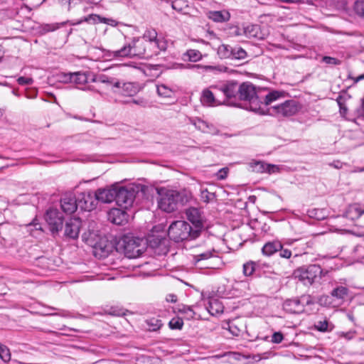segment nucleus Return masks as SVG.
I'll list each match as a JSON object with an SVG mask.
<instances>
[{"mask_svg":"<svg viewBox=\"0 0 364 364\" xmlns=\"http://www.w3.org/2000/svg\"><path fill=\"white\" fill-rule=\"evenodd\" d=\"M205 308L212 316H216L223 312L224 306L221 301L215 298H209L205 303Z\"/></svg>","mask_w":364,"mask_h":364,"instance_id":"aec40b11","label":"nucleus"},{"mask_svg":"<svg viewBox=\"0 0 364 364\" xmlns=\"http://www.w3.org/2000/svg\"><path fill=\"white\" fill-rule=\"evenodd\" d=\"M118 247L130 259L141 256L145 250L144 240L132 235H124L118 242Z\"/></svg>","mask_w":364,"mask_h":364,"instance_id":"20e7f679","label":"nucleus"},{"mask_svg":"<svg viewBox=\"0 0 364 364\" xmlns=\"http://www.w3.org/2000/svg\"><path fill=\"white\" fill-rule=\"evenodd\" d=\"M157 93L159 96L171 98L174 95V92L172 89L165 85H159L157 86Z\"/></svg>","mask_w":364,"mask_h":364,"instance_id":"e433bc0d","label":"nucleus"},{"mask_svg":"<svg viewBox=\"0 0 364 364\" xmlns=\"http://www.w3.org/2000/svg\"><path fill=\"white\" fill-rule=\"evenodd\" d=\"M232 48L230 45L222 44L218 48V55L221 59L231 58Z\"/></svg>","mask_w":364,"mask_h":364,"instance_id":"72a5a7b5","label":"nucleus"},{"mask_svg":"<svg viewBox=\"0 0 364 364\" xmlns=\"http://www.w3.org/2000/svg\"><path fill=\"white\" fill-rule=\"evenodd\" d=\"M171 5L174 10L182 11L183 9L188 7V2L185 0H174Z\"/></svg>","mask_w":364,"mask_h":364,"instance_id":"de8ad7c7","label":"nucleus"},{"mask_svg":"<svg viewBox=\"0 0 364 364\" xmlns=\"http://www.w3.org/2000/svg\"><path fill=\"white\" fill-rule=\"evenodd\" d=\"M73 82H75L76 84L82 85L88 81V77L85 73H73Z\"/></svg>","mask_w":364,"mask_h":364,"instance_id":"79ce46f5","label":"nucleus"},{"mask_svg":"<svg viewBox=\"0 0 364 364\" xmlns=\"http://www.w3.org/2000/svg\"><path fill=\"white\" fill-rule=\"evenodd\" d=\"M281 96V94L279 91H272L269 92L264 98V102L262 101V106H264V110L266 111L265 114H268V109L267 106L270 105L272 102L279 99Z\"/></svg>","mask_w":364,"mask_h":364,"instance_id":"2f4dec72","label":"nucleus"},{"mask_svg":"<svg viewBox=\"0 0 364 364\" xmlns=\"http://www.w3.org/2000/svg\"><path fill=\"white\" fill-rule=\"evenodd\" d=\"M238 99L249 103L247 109L261 115H264L266 111L262 106V97H260L253 84L245 82L239 85Z\"/></svg>","mask_w":364,"mask_h":364,"instance_id":"f03ea898","label":"nucleus"},{"mask_svg":"<svg viewBox=\"0 0 364 364\" xmlns=\"http://www.w3.org/2000/svg\"><path fill=\"white\" fill-rule=\"evenodd\" d=\"M323 270L318 264L303 266L294 271V276L305 285H311L322 277Z\"/></svg>","mask_w":364,"mask_h":364,"instance_id":"423d86ee","label":"nucleus"},{"mask_svg":"<svg viewBox=\"0 0 364 364\" xmlns=\"http://www.w3.org/2000/svg\"><path fill=\"white\" fill-rule=\"evenodd\" d=\"M0 358L7 363L11 360V353L7 346L0 343Z\"/></svg>","mask_w":364,"mask_h":364,"instance_id":"c03bdc74","label":"nucleus"},{"mask_svg":"<svg viewBox=\"0 0 364 364\" xmlns=\"http://www.w3.org/2000/svg\"><path fill=\"white\" fill-rule=\"evenodd\" d=\"M243 33L247 38H255L261 39L262 38V34L260 30V27L257 24H250L243 28Z\"/></svg>","mask_w":364,"mask_h":364,"instance_id":"b1692460","label":"nucleus"},{"mask_svg":"<svg viewBox=\"0 0 364 364\" xmlns=\"http://www.w3.org/2000/svg\"><path fill=\"white\" fill-rule=\"evenodd\" d=\"M136 198V191L133 188L116 187L115 202L122 208L127 209L132 206Z\"/></svg>","mask_w":364,"mask_h":364,"instance_id":"6e6552de","label":"nucleus"},{"mask_svg":"<svg viewBox=\"0 0 364 364\" xmlns=\"http://www.w3.org/2000/svg\"><path fill=\"white\" fill-rule=\"evenodd\" d=\"M328 322L327 320L319 321L315 324V328L321 332L329 331Z\"/></svg>","mask_w":364,"mask_h":364,"instance_id":"8fccbe9b","label":"nucleus"},{"mask_svg":"<svg viewBox=\"0 0 364 364\" xmlns=\"http://www.w3.org/2000/svg\"><path fill=\"white\" fill-rule=\"evenodd\" d=\"M336 101L338 102V105L340 107V112L341 114H345L347 111V108L344 106L343 103V97L339 95L337 99H336Z\"/></svg>","mask_w":364,"mask_h":364,"instance_id":"680f3d73","label":"nucleus"},{"mask_svg":"<svg viewBox=\"0 0 364 364\" xmlns=\"http://www.w3.org/2000/svg\"><path fill=\"white\" fill-rule=\"evenodd\" d=\"M299 299L300 304L302 306V310L304 311V308L306 306L312 305L314 304V300L310 295H302Z\"/></svg>","mask_w":364,"mask_h":364,"instance_id":"49530a36","label":"nucleus"},{"mask_svg":"<svg viewBox=\"0 0 364 364\" xmlns=\"http://www.w3.org/2000/svg\"><path fill=\"white\" fill-rule=\"evenodd\" d=\"M364 213V209L358 205L354 204L350 205L346 211V217L351 220L360 218Z\"/></svg>","mask_w":364,"mask_h":364,"instance_id":"cd10ccee","label":"nucleus"},{"mask_svg":"<svg viewBox=\"0 0 364 364\" xmlns=\"http://www.w3.org/2000/svg\"><path fill=\"white\" fill-rule=\"evenodd\" d=\"M73 73H62L58 75V80L64 83L73 82Z\"/></svg>","mask_w":364,"mask_h":364,"instance_id":"603ef678","label":"nucleus"},{"mask_svg":"<svg viewBox=\"0 0 364 364\" xmlns=\"http://www.w3.org/2000/svg\"><path fill=\"white\" fill-rule=\"evenodd\" d=\"M318 303L322 306H329L331 304V297L323 295L318 299Z\"/></svg>","mask_w":364,"mask_h":364,"instance_id":"13d9d810","label":"nucleus"},{"mask_svg":"<svg viewBox=\"0 0 364 364\" xmlns=\"http://www.w3.org/2000/svg\"><path fill=\"white\" fill-rule=\"evenodd\" d=\"M61 208L67 214L74 213L78 208L77 197L73 193L65 194L60 200Z\"/></svg>","mask_w":364,"mask_h":364,"instance_id":"2eb2a0df","label":"nucleus"},{"mask_svg":"<svg viewBox=\"0 0 364 364\" xmlns=\"http://www.w3.org/2000/svg\"><path fill=\"white\" fill-rule=\"evenodd\" d=\"M178 312L184 314V317L188 320L193 318L196 314L191 306L184 305L178 308Z\"/></svg>","mask_w":364,"mask_h":364,"instance_id":"37998d69","label":"nucleus"},{"mask_svg":"<svg viewBox=\"0 0 364 364\" xmlns=\"http://www.w3.org/2000/svg\"><path fill=\"white\" fill-rule=\"evenodd\" d=\"M215 88L223 93L227 102L238 98L239 85L235 81H229L220 87H215Z\"/></svg>","mask_w":364,"mask_h":364,"instance_id":"4468645a","label":"nucleus"},{"mask_svg":"<svg viewBox=\"0 0 364 364\" xmlns=\"http://www.w3.org/2000/svg\"><path fill=\"white\" fill-rule=\"evenodd\" d=\"M278 252H279V256L282 258L289 259L291 256V250H289L288 249H284L282 245V249L278 250Z\"/></svg>","mask_w":364,"mask_h":364,"instance_id":"052dcab7","label":"nucleus"},{"mask_svg":"<svg viewBox=\"0 0 364 364\" xmlns=\"http://www.w3.org/2000/svg\"><path fill=\"white\" fill-rule=\"evenodd\" d=\"M96 18H99L100 22H103L105 23H107V24L112 26H117V22H116L115 20L112 19V18H101L100 16H97V15H95V14H92V15H90L87 17H85L83 19L76 22L75 24H80V23H81L82 22H84V21L88 22L91 19H93L95 21Z\"/></svg>","mask_w":364,"mask_h":364,"instance_id":"473e14b6","label":"nucleus"},{"mask_svg":"<svg viewBox=\"0 0 364 364\" xmlns=\"http://www.w3.org/2000/svg\"><path fill=\"white\" fill-rule=\"evenodd\" d=\"M159 194L158 206L164 212L172 213L179 205H184L188 200V196L185 193L164 188L157 190Z\"/></svg>","mask_w":364,"mask_h":364,"instance_id":"f257e3e1","label":"nucleus"},{"mask_svg":"<svg viewBox=\"0 0 364 364\" xmlns=\"http://www.w3.org/2000/svg\"><path fill=\"white\" fill-rule=\"evenodd\" d=\"M166 301L168 302L174 303L177 301V296L174 294H168L166 296Z\"/></svg>","mask_w":364,"mask_h":364,"instance_id":"338daca9","label":"nucleus"},{"mask_svg":"<svg viewBox=\"0 0 364 364\" xmlns=\"http://www.w3.org/2000/svg\"><path fill=\"white\" fill-rule=\"evenodd\" d=\"M17 82L21 85H31L33 82V80L31 77H19L17 79Z\"/></svg>","mask_w":364,"mask_h":364,"instance_id":"bf43d9fd","label":"nucleus"},{"mask_svg":"<svg viewBox=\"0 0 364 364\" xmlns=\"http://www.w3.org/2000/svg\"><path fill=\"white\" fill-rule=\"evenodd\" d=\"M355 331L342 332L341 337H344L347 340H350L354 337Z\"/></svg>","mask_w":364,"mask_h":364,"instance_id":"69168bd1","label":"nucleus"},{"mask_svg":"<svg viewBox=\"0 0 364 364\" xmlns=\"http://www.w3.org/2000/svg\"><path fill=\"white\" fill-rule=\"evenodd\" d=\"M95 193L97 203H109L115 200L116 187L99 188Z\"/></svg>","mask_w":364,"mask_h":364,"instance_id":"f3484780","label":"nucleus"},{"mask_svg":"<svg viewBox=\"0 0 364 364\" xmlns=\"http://www.w3.org/2000/svg\"><path fill=\"white\" fill-rule=\"evenodd\" d=\"M215 196L213 193L209 192L206 188L200 190V199L205 203L213 200Z\"/></svg>","mask_w":364,"mask_h":364,"instance_id":"a18cd8bd","label":"nucleus"},{"mask_svg":"<svg viewBox=\"0 0 364 364\" xmlns=\"http://www.w3.org/2000/svg\"><path fill=\"white\" fill-rule=\"evenodd\" d=\"M215 253L214 249H209L201 252H198L193 255L192 263L196 267L199 269L209 268V259L215 257Z\"/></svg>","mask_w":364,"mask_h":364,"instance_id":"f8f14e48","label":"nucleus"},{"mask_svg":"<svg viewBox=\"0 0 364 364\" xmlns=\"http://www.w3.org/2000/svg\"><path fill=\"white\" fill-rule=\"evenodd\" d=\"M168 235L170 240L176 242L193 240L199 236L193 234L192 226L184 220L173 222L168 228Z\"/></svg>","mask_w":364,"mask_h":364,"instance_id":"39448f33","label":"nucleus"},{"mask_svg":"<svg viewBox=\"0 0 364 364\" xmlns=\"http://www.w3.org/2000/svg\"><path fill=\"white\" fill-rule=\"evenodd\" d=\"M284 339V336L281 332H274L272 336L271 341L273 343H280Z\"/></svg>","mask_w":364,"mask_h":364,"instance_id":"6e6d98bb","label":"nucleus"},{"mask_svg":"<svg viewBox=\"0 0 364 364\" xmlns=\"http://www.w3.org/2000/svg\"><path fill=\"white\" fill-rule=\"evenodd\" d=\"M262 265L260 263L249 261L243 264L242 272L245 276L250 277L254 274L259 276L262 269Z\"/></svg>","mask_w":364,"mask_h":364,"instance_id":"4be33fe9","label":"nucleus"},{"mask_svg":"<svg viewBox=\"0 0 364 364\" xmlns=\"http://www.w3.org/2000/svg\"><path fill=\"white\" fill-rule=\"evenodd\" d=\"M45 220L53 233L58 232L63 228V216L57 209H48L45 215Z\"/></svg>","mask_w":364,"mask_h":364,"instance_id":"1a4fd4ad","label":"nucleus"},{"mask_svg":"<svg viewBox=\"0 0 364 364\" xmlns=\"http://www.w3.org/2000/svg\"><path fill=\"white\" fill-rule=\"evenodd\" d=\"M247 56V52L240 46L232 48L231 59L243 60Z\"/></svg>","mask_w":364,"mask_h":364,"instance_id":"4c0bfd02","label":"nucleus"},{"mask_svg":"<svg viewBox=\"0 0 364 364\" xmlns=\"http://www.w3.org/2000/svg\"><path fill=\"white\" fill-rule=\"evenodd\" d=\"M200 102L203 105L208 107H213L222 104L215 98L213 92L209 89H205L203 90L200 96Z\"/></svg>","mask_w":364,"mask_h":364,"instance_id":"5701e85b","label":"nucleus"},{"mask_svg":"<svg viewBox=\"0 0 364 364\" xmlns=\"http://www.w3.org/2000/svg\"><path fill=\"white\" fill-rule=\"evenodd\" d=\"M283 309L287 312L291 314H301L304 312L299 298L286 300L283 304Z\"/></svg>","mask_w":364,"mask_h":364,"instance_id":"412c9836","label":"nucleus"},{"mask_svg":"<svg viewBox=\"0 0 364 364\" xmlns=\"http://www.w3.org/2000/svg\"><path fill=\"white\" fill-rule=\"evenodd\" d=\"M348 294V288L343 286L337 287L331 292V296L341 301H343L347 296Z\"/></svg>","mask_w":364,"mask_h":364,"instance_id":"f704fd0d","label":"nucleus"},{"mask_svg":"<svg viewBox=\"0 0 364 364\" xmlns=\"http://www.w3.org/2000/svg\"><path fill=\"white\" fill-rule=\"evenodd\" d=\"M146 322L149 327V330L151 331H157L163 325L161 320L157 318H151L149 319H147Z\"/></svg>","mask_w":364,"mask_h":364,"instance_id":"a19ab883","label":"nucleus"},{"mask_svg":"<svg viewBox=\"0 0 364 364\" xmlns=\"http://www.w3.org/2000/svg\"><path fill=\"white\" fill-rule=\"evenodd\" d=\"M230 331L235 336H238L240 333V329L236 326H230Z\"/></svg>","mask_w":364,"mask_h":364,"instance_id":"774afa93","label":"nucleus"},{"mask_svg":"<svg viewBox=\"0 0 364 364\" xmlns=\"http://www.w3.org/2000/svg\"><path fill=\"white\" fill-rule=\"evenodd\" d=\"M188 58V60L191 62H197L202 58L201 53L198 50L190 49L184 54Z\"/></svg>","mask_w":364,"mask_h":364,"instance_id":"ea45409f","label":"nucleus"},{"mask_svg":"<svg viewBox=\"0 0 364 364\" xmlns=\"http://www.w3.org/2000/svg\"><path fill=\"white\" fill-rule=\"evenodd\" d=\"M58 2L63 6L68 5V11H70L73 6L80 3L81 0H58Z\"/></svg>","mask_w":364,"mask_h":364,"instance_id":"5fc2aeb1","label":"nucleus"},{"mask_svg":"<svg viewBox=\"0 0 364 364\" xmlns=\"http://www.w3.org/2000/svg\"><path fill=\"white\" fill-rule=\"evenodd\" d=\"M139 91V86L136 83L130 82H122L119 89L114 90L115 92H118L124 96H134Z\"/></svg>","mask_w":364,"mask_h":364,"instance_id":"a211bd4d","label":"nucleus"},{"mask_svg":"<svg viewBox=\"0 0 364 364\" xmlns=\"http://www.w3.org/2000/svg\"><path fill=\"white\" fill-rule=\"evenodd\" d=\"M97 81L102 83L112 85L115 89H119L122 85V81L119 80L113 77L107 76L106 75H99L97 78Z\"/></svg>","mask_w":364,"mask_h":364,"instance_id":"c756f323","label":"nucleus"},{"mask_svg":"<svg viewBox=\"0 0 364 364\" xmlns=\"http://www.w3.org/2000/svg\"><path fill=\"white\" fill-rule=\"evenodd\" d=\"M132 102L141 107H146L148 106L149 104L148 101L144 98H138L136 100H133Z\"/></svg>","mask_w":364,"mask_h":364,"instance_id":"e2e57ef3","label":"nucleus"},{"mask_svg":"<svg viewBox=\"0 0 364 364\" xmlns=\"http://www.w3.org/2000/svg\"><path fill=\"white\" fill-rule=\"evenodd\" d=\"M157 36L158 34L155 29H147L144 32L141 38V40L144 41L145 43H147L149 47H151V46L154 44V42H155L157 40Z\"/></svg>","mask_w":364,"mask_h":364,"instance_id":"7c9ffc66","label":"nucleus"},{"mask_svg":"<svg viewBox=\"0 0 364 364\" xmlns=\"http://www.w3.org/2000/svg\"><path fill=\"white\" fill-rule=\"evenodd\" d=\"M322 62L329 65H340L341 61L336 58L330 57V56H323L322 58Z\"/></svg>","mask_w":364,"mask_h":364,"instance_id":"864d4df0","label":"nucleus"},{"mask_svg":"<svg viewBox=\"0 0 364 364\" xmlns=\"http://www.w3.org/2000/svg\"><path fill=\"white\" fill-rule=\"evenodd\" d=\"M298 102L294 100H287L284 103L272 106L268 109V114L275 117H291L299 110Z\"/></svg>","mask_w":364,"mask_h":364,"instance_id":"0eeeda50","label":"nucleus"},{"mask_svg":"<svg viewBox=\"0 0 364 364\" xmlns=\"http://www.w3.org/2000/svg\"><path fill=\"white\" fill-rule=\"evenodd\" d=\"M68 23H70L71 25H73V23H70L69 21H63L61 23H47V24H44L43 26V30L45 32L54 31H56L57 29H58L59 28H60L61 26H64L65 25H66Z\"/></svg>","mask_w":364,"mask_h":364,"instance_id":"58836bf2","label":"nucleus"},{"mask_svg":"<svg viewBox=\"0 0 364 364\" xmlns=\"http://www.w3.org/2000/svg\"><path fill=\"white\" fill-rule=\"evenodd\" d=\"M208 17L210 19L215 22L222 23L229 21L230 18V14L226 10L213 11L208 13Z\"/></svg>","mask_w":364,"mask_h":364,"instance_id":"bb28decb","label":"nucleus"},{"mask_svg":"<svg viewBox=\"0 0 364 364\" xmlns=\"http://www.w3.org/2000/svg\"><path fill=\"white\" fill-rule=\"evenodd\" d=\"M167 43L164 39L157 38V40L154 42V44L151 46V52L154 53V55H157L159 51H164L166 50Z\"/></svg>","mask_w":364,"mask_h":364,"instance_id":"c9c22d12","label":"nucleus"},{"mask_svg":"<svg viewBox=\"0 0 364 364\" xmlns=\"http://www.w3.org/2000/svg\"><path fill=\"white\" fill-rule=\"evenodd\" d=\"M354 9L355 13L360 17L364 18V0L356 1Z\"/></svg>","mask_w":364,"mask_h":364,"instance_id":"3c124183","label":"nucleus"},{"mask_svg":"<svg viewBox=\"0 0 364 364\" xmlns=\"http://www.w3.org/2000/svg\"><path fill=\"white\" fill-rule=\"evenodd\" d=\"M348 78H349V79H351V80H353V85H352V86H353V85H355L356 83H358V82H360V81H361V80H364V73H363V74H362V75H358V77H352V76L349 74V75H348Z\"/></svg>","mask_w":364,"mask_h":364,"instance_id":"0e129e2a","label":"nucleus"},{"mask_svg":"<svg viewBox=\"0 0 364 364\" xmlns=\"http://www.w3.org/2000/svg\"><path fill=\"white\" fill-rule=\"evenodd\" d=\"M229 169L228 168H223L220 169L217 173L216 177L218 180H224L227 178Z\"/></svg>","mask_w":364,"mask_h":364,"instance_id":"4d7b16f0","label":"nucleus"},{"mask_svg":"<svg viewBox=\"0 0 364 364\" xmlns=\"http://www.w3.org/2000/svg\"><path fill=\"white\" fill-rule=\"evenodd\" d=\"M81 227V220L79 218H70L65 226L64 235L70 239H76L78 237L80 229Z\"/></svg>","mask_w":364,"mask_h":364,"instance_id":"dca6fc26","label":"nucleus"},{"mask_svg":"<svg viewBox=\"0 0 364 364\" xmlns=\"http://www.w3.org/2000/svg\"><path fill=\"white\" fill-rule=\"evenodd\" d=\"M151 47L141 39H134L132 43L124 46L121 49L113 51V56L119 57H139L149 58L153 56Z\"/></svg>","mask_w":364,"mask_h":364,"instance_id":"7ed1b4c3","label":"nucleus"},{"mask_svg":"<svg viewBox=\"0 0 364 364\" xmlns=\"http://www.w3.org/2000/svg\"><path fill=\"white\" fill-rule=\"evenodd\" d=\"M198 129L204 133L218 134L219 130L213 124H210L203 120H199L197 126Z\"/></svg>","mask_w":364,"mask_h":364,"instance_id":"c85d7f7f","label":"nucleus"},{"mask_svg":"<svg viewBox=\"0 0 364 364\" xmlns=\"http://www.w3.org/2000/svg\"><path fill=\"white\" fill-rule=\"evenodd\" d=\"M252 171L259 173H274L279 171L278 166L265 163L263 161L252 160L249 164Z\"/></svg>","mask_w":364,"mask_h":364,"instance_id":"ddd939ff","label":"nucleus"},{"mask_svg":"<svg viewBox=\"0 0 364 364\" xmlns=\"http://www.w3.org/2000/svg\"><path fill=\"white\" fill-rule=\"evenodd\" d=\"M280 249H282V243L279 241L275 240L265 243L262 248V252L264 255L269 257Z\"/></svg>","mask_w":364,"mask_h":364,"instance_id":"393cba45","label":"nucleus"},{"mask_svg":"<svg viewBox=\"0 0 364 364\" xmlns=\"http://www.w3.org/2000/svg\"><path fill=\"white\" fill-rule=\"evenodd\" d=\"M168 325L171 329H181L183 326V321L181 318H179V317L173 318L169 321Z\"/></svg>","mask_w":364,"mask_h":364,"instance_id":"09e8293b","label":"nucleus"},{"mask_svg":"<svg viewBox=\"0 0 364 364\" xmlns=\"http://www.w3.org/2000/svg\"><path fill=\"white\" fill-rule=\"evenodd\" d=\"M187 219L192 223V228L195 235H200L203 228V218L199 209L196 208H190L186 212Z\"/></svg>","mask_w":364,"mask_h":364,"instance_id":"9b49d317","label":"nucleus"},{"mask_svg":"<svg viewBox=\"0 0 364 364\" xmlns=\"http://www.w3.org/2000/svg\"><path fill=\"white\" fill-rule=\"evenodd\" d=\"M107 243L106 240L101 239L100 242L90 245L94 247L95 254H100L101 257H104L107 255L111 250V246Z\"/></svg>","mask_w":364,"mask_h":364,"instance_id":"a878e982","label":"nucleus"},{"mask_svg":"<svg viewBox=\"0 0 364 364\" xmlns=\"http://www.w3.org/2000/svg\"><path fill=\"white\" fill-rule=\"evenodd\" d=\"M108 218L112 223L121 225L127 220V214L119 208H112L108 213Z\"/></svg>","mask_w":364,"mask_h":364,"instance_id":"6ab92c4d","label":"nucleus"},{"mask_svg":"<svg viewBox=\"0 0 364 364\" xmlns=\"http://www.w3.org/2000/svg\"><path fill=\"white\" fill-rule=\"evenodd\" d=\"M78 208L85 211H91L96 208L97 201L95 192L85 191L77 196Z\"/></svg>","mask_w":364,"mask_h":364,"instance_id":"9d476101","label":"nucleus"}]
</instances>
